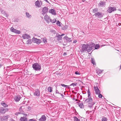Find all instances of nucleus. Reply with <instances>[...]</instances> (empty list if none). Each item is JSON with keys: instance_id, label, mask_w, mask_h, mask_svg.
Masks as SVG:
<instances>
[{"instance_id": "f257e3e1", "label": "nucleus", "mask_w": 121, "mask_h": 121, "mask_svg": "<svg viewBox=\"0 0 121 121\" xmlns=\"http://www.w3.org/2000/svg\"><path fill=\"white\" fill-rule=\"evenodd\" d=\"M32 68L35 71H40L41 70V66L40 64L37 63H35L33 64Z\"/></svg>"}, {"instance_id": "f03ea898", "label": "nucleus", "mask_w": 121, "mask_h": 121, "mask_svg": "<svg viewBox=\"0 0 121 121\" xmlns=\"http://www.w3.org/2000/svg\"><path fill=\"white\" fill-rule=\"evenodd\" d=\"M103 14L102 13L99 12L95 13L94 14L96 17L100 19H101L103 17Z\"/></svg>"}, {"instance_id": "7ed1b4c3", "label": "nucleus", "mask_w": 121, "mask_h": 121, "mask_svg": "<svg viewBox=\"0 0 121 121\" xmlns=\"http://www.w3.org/2000/svg\"><path fill=\"white\" fill-rule=\"evenodd\" d=\"M10 30L11 32L17 34H20L21 32L20 31L15 29L13 27L10 28Z\"/></svg>"}, {"instance_id": "20e7f679", "label": "nucleus", "mask_w": 121, "mask_h": 121, "mask_svg": "<svg viewBox=\"0 0 121 121\" xmlns=\"http://www.w3.org/2000/svg\"><path fill=\"white\" fill-rule=\"evenodd\" d=\"M9 116L8 115L6 116H3L2 117H0V121H7L8 118L9 117Z\"/></svg>"}, {"instance_id": "39448f33", "label": "nucleus", "mask_w": 121, "mask_h": 121, "mask_svg": "<svg viewBox=\"0 0 121 121\" xmlns=\"http://www.w3.org/2000/svg\"><path fill=\"white\" fill-rule=\"evenodd\" d=\"M88 98L85 100L84 102V103H87L88 104H91V103L93 102V99L91 97V96L88 97Z\"/></svg>"}, {"instance_id": "423d86ee", "label": "nucleus", "mask_w": 121, "mask_h": 121, "mask_svg": "<svg viewBox=\"0 0 121 121\" xmlns=\"http://www.w3.org/2000/svg\"><path fill=\"white\" fill-rule=\"evenodd\" d=\"M116 9L115 7H109L107 10V12L108 13H110L112 12L116 11Z\"/></svg>"}, {"instance_id": "0eeeda50", "label": "nucleus", "mask_w": 121, "mask_h": 121, "mask_svg": "<svg viewBox=\"0 0 121 121\" xmlns=\"http://www.w3.org/2000/svg\"><path fill=\"white\" fill-rule=\"evenodd\" d=\"M8 109H5L3 107L0 108V115L1 114L4 113L6 112L8 110Z\"/></svg>"}, {"instance_id": "6e6552de", "label": "nucleus", "mask_w": 121, "mask_h": 121, "mask_svg": "<svg viewBox=\"0 0 121 121\" xmlns=\"http://www.w3.org/2000/svg\"><path fill=\"white\" fill-rule=\"evenodd\" d=\"M88 45L83 44L82 45V49L81 52H84V51H87Z\"/></svg>"}, {"instance_id": "1a4fd4ad", "label": "nucleus", "mask_w": 121, "mask_h": 121, "mask_svg": "<svg viewBox=\"0 0 121 121\" xmlns=\"http://www.w3.org/2000/svg\"><path fill=\"white\" fill-rule=\"evenodd\" d=\"M32 40L34 43H35L37 44H39L41 42L40 40L38 39L37 38H35L34 37L33 38Z\"/></svg>"}, {"instance_id": "9d476101", "label": "nucleus", "mask_w": 121, "mask_h": 121, "mask_svg": "<svg viewBox=\"0 0 121 121\" xmlns=\"http://www.w3.org/2000/svg\"><path fill=\"white\" fill-rule=\"evenodd\" d=\"M94 46H92L90 45H88L87 51L88 52H90L93 49H94Z\"/></svg>"}, {"instance_id": "9b49d317", "label": "nucleus", "mask_w": 121, "mask_h": 121, "mask_svg": "<svg viewBox=\"0 0 121 121\" xmlns=\"http://www.w3.org/2000/svg\"><path fill=\"white\" fill-rule=\"evenodd\" d=\"M94 88L96 94H98L100 93V91L99 89L98 86H96L95 87V86H94Z\"/></svg>"}, {"instance_id": "f8f14e48", "label": "nucleus", "mask_w": 121, "mask_h": 121, "mask_svg": "<svg viewBox=\"0 0 121 121\" xmlns=\"http://www.w3.org/2000/svg\"><path fill=\"white\" fill-rule=\"evenodd\" d=\"M65 35V34H62L61 35L59 34L57 35L56 37L57 38V40L58 41L61 40L62 37V36Z\"/></svg>"}, {"instance_id": "ddd939ff", "label": "nucleus", "mask_w": 121, "mask_h": 121, "mask_svg": "<svg viewBox=\"0 0 121 121\" xmlns=\"http://www.w3.org/2000/svg\"><path fill=\"white\" fill-rule=\"evenodd\" d=\"M42 4V2H41V1H40L39 0H37V1H36L35 3V6H37L38 7H40Z\"/></svg>"}, {"instance_id": "4468645a", "label": "nucleus", "mask_w": 121, "mask_h": 121, "mask_svg": "<svg viewBox=\"0 0 121 121\" xmlns=\"http://www.w3.org/2000/svg\"><path fill=\"white\" fill-rule=\"evenodd\" d=\"M44 19L45 20H46V22L48 23H49V20L50 19V17L47 15H46L44 17Z\"/></svg>"}, {"instance_id": "2eb2a0df", "label": "nucleus", "mask_w": 121, "mask_h": 121, "mask_svg": "<svg viewBox=\"0 0 121 121\" xmlns=\"http://www.w3.org/2000/svg\"><path fill=\"white\" fill-rule=\"evenodd\" d=\"M34 95L39 96L40 95V91L38 89H36Z\"/></svg>"}, {"instance_id": "dca6fc26", "label": "nucleus", "mask_w": 121, "mask_h": 121, "mask_svg": "<svg viewBox=\"0 0 121 121\" xmlns=\"http://www.w3.org/2000/svg\"><path fill=\"white\" fill-rule=\"evenodd\" d=\"M47 117L44 115L41 116V117L39 119L40 121H44L46 120Z\"/></svg>"}, {"instance_id": "f3484780", "label": "nucleus", "mask_w": 121, "mask_h": 121, "mask_svg": "<svg viewBox=\"0 0 121 121\" xmlns=\"http://www.w3.org/2000/svg\"><path fill=\"white\" fill-rule=\"evenodd\" d=\"M105 2L103 1H100L98 4V5L99 7H103L105 4Z\"/></svg>"}, {"instance_id": "a211bd4d", "label": "nucleus", "mask_w": 121, "mask_h": 121, "mask_svg": "<svg viewBox=\"0 0 121 121\" xmlns=\"http://www.w3.org/2000/svg\"><path fill=\"white\" fill-rule=\"evenodd\" d=\"M22 37L24 39H29L30 38V36L26 34L22 35Z\"/></svg>"}, {"instance_id": "6ab92c4d", "label": "nucleus", "mask_w": 121, "mask_h": 121, "mask_svg": "<svg viewBox=\"0 0 121 121\" xmlns=\"http://www.w3.org/2000/svg\"><path fill=\"white\" fill-rule=\"evenodd\" d=\"M64 39H65L66 42L69 43L71 41V38L68 37L67 35H66L64 37Z\"/></svg>"}, {"instance_id": "aec40b11", "label": "nucleus", "mask_w": 121, "mask_h": 121, "mask_svg": "<svg viewBox=\"0 0 121 121\" xmlns=\"http://www.w3.org/2000/svg\"><path fill=\"white\" fill-rule=\"evenodd\" d=\"M49 12L50 13H51L53 15H56V14L55 11L54 9H50L49 10Z\"/></svg>"}, {"instance_id": "412c9836", "label": "nucleus", "mask_w": 121, "mask_h": 121, "mask_svg": "<svg viewBox=\"0 0 121 121\" xmlns=\"http://www.w3.org/2000/svg\"><path fill=\"white\" fill-rule=\"evenodd\" d=\"M21 98L20 95L16 96L14 98V99L16 102H18L20 100Z\"/></svg>"}, {"instance_id": "4be33fe9", "label": "nucleus", "mask_w": 121, "mask_h": 121, "mask_svg": "<svg viewBox=\"0 0 121 121\" xmlns=\"http://www.w3.org/2000/svg\"><path fill=\"white\" fill-rule=\"evenodd\" d=\"M48 11V7H45L43 8L42 10L43 13L44 14H45Z\"/></svg>"}, {"instance_id": "5701e85b", "label": "nucleus", "mask_w": 121, "mask_h": 121, "mask_svg": "<svg viewBox=\"0 0 121 121\" xmlns=\"http://www.w3.org/2000/svg\"><path fill=\"white\" fill-rule=\"evenodd\" d=\"M21 121H27V119L26 117H21L20 119Z\"/></svg>"}, {"instance_id": "b1692460", "label": "nucleus", "mask_w": 121, "mask_h": 121, "mask_svg": "<svg viewBox=\"0 0 121 121\" xmlns=\"http://www.w3.org/2000/svg\"><path fill=\"white\" fill-rule=\"evenodd\" d=\"M1 104L4 107H8V105L5 103H4L3 102H2L1 103Z\"/></svg>"}, {"instance_id": "393cba45", "label": "nucleus", "mask_w": 121, "mask_h": 121, "mask_svg": "<svg viewBox=\"0 0 121 121\" xmlns=\"http://www.w3.org/2000/svg\"><path fill=\"white\" fill-rule=\"evenodd\" d=\"M78 105L80 107V108H84V106L83 103H78Z\"/></svg>"}, {"instance_id": "a878e982", "label": "nucleus", "mask_w": 121, "mask_h": 121, "mask_svg": "<svg viewBox=\"0 0 121 121\" xmlns=\"http://www.w3.org/2000/svg\"><path fill=\"white\" fill-rule=\"evenodd\" d=\"M26 14L27 17L29 18H31V17L32 16L31 15H30L28 13L26 12Z\"/></svg>"}, {"instance_id": "bb28decb", "label": "nucleus", "mask_w": 121, "mask_h": 121, "mask_svg": "<svg viewBox=\"0 0 121 121\" xmlns=\"http://www.w3.org/2000/svg\"><path fill=\"white\" fill-rule=\"evenodd\" d=\"M95 103L94 102H93L91 103V104H88V106L90 108H91L95 104Z\"/></svg>"}, {"instance_id": "cd10ccee", "label": "nucleus", "mask_w": 121, "mask_h": 121, "mask_svg": "<svg viewBox=\"0 0 121 121\" xmlns=\"http://www.w3.org/2000/svg\"><path fill=\"white\" fill-rule=\"evenodd\" d=\"M96 72L98 73V74H100L102 73V71L99 69H97L96 70Z\"/></svg>"}, {"instance_id": "c85d7f7f", "label": "nucleus", "mask_w": 121, "mask_h": 121, "mask_svg": "<svg viewBox=\"0 0 121 121\" xmlns=\"http://www.w3.org/2000/svg\"><path fill=\"white\" fill-rule=\"evenodd\" d=\"M91 63H92L93 65H95L96 64L95 60L94 58H91Z\"/></svg>"}, {"instance_id": "c756f323", "label": "nucleus", "mask_w": 121, "mask_h": 121, "mask_svg": "<svg viewBox=\"0 0 121 121\" xmlns=\"http://www.w3.org/2000/svg\"><path fill=\"white\" fill-rule=\"evenodd\" d=\"M98 11V9L97 8H95L93 9V13H96Z\"/></svg>"}, {"instance_id": "7c9ffc66", "label": "nucleus", "mask_w": 121, "mask_h": 121, "mask_svg": "<svg viewBox=\"0 0 121 121\" xmlns=\"http://www.w3.org/2000/svg\"><path fill=\"white\" fill-rule=\"evenodd\" d=\"M107 118L105 117H103L101 119V121H107Z\"/></svg>"}, {"instance_id": "2f4dec72", "label": "nucleus", "mask_w": 121, "mask_h": 121, "mask_svg": "<svg viewBox=\"0 0 121 121\" xmlns=\"http://www.w3.org/2000/svg\"><path fill=\"white\" fill-rule=\"evenodd\" d=\"M94 48L95 49H99L100 47L99 45L98 44H96L95 46H94Z\"/></svg>"}, {"instance_id": "473e14b6", "label": "nucleus", "mask_w": 121, "mask_h": 121, "mask_svg": "<svg viewBox=\"0 0 121 121\" xmlns=\"http://www.w3.org/2000/svg\"><path fill=\"white\" fill-rule=\"evenodd\" d=\"M50 22H51L52 23H55L56 22V19H54L52 20V19H50Z\"/></svg>"}, {"instance_id": "72a5a7b5", "label": "nucleus", "mask_w": 121, "mask_h": 121, "mask_svg": "<svg viewBox=\"0 0 121 121\" xmlns=\"http://www.w3.org/2000/svg\"><path fill=\"white\" fill-rule=\"evenodd\" d=\"M52 88L51 87H48V91L50 92H52Z\"/></svg>"}, {"instance_id": "f704fd0d", "label": "nucleus", "mask_w": 121, "mask_h": 121, "mask_svg": "<svg viewBox=\"0 0 121 121\" xmlns=\"http://www.w3.org/2000/svg\"><path fill=\"white\" fill-rule=\"evenodd\" d=\"M74 121H80V120L76 117H73Z\"/></svg>"}, {"instance_id": "c9c22d12", "label": "nucleus", "mask_w": 121, "mask_h": 121, "mask_svg": "<svg viewBox=\"0 0 121 121\" xmlns=\"http://www.w3.org/2000/svg\"><path fill=\"white\" fill-rule=\"evenodd\" d=\"M87 93L88 94V97H89L90 96H91V93L90 92V90L89 89V88L87 91Z\"/></svg>"}, {"instance_id": "e433bc0d", "label": "nucleus", "mask_w": 121, "mask_h": 121, "mask_svg": "<svg viewBox=\"0 0 121 121\" xmlns=\"http://www.w3.org/2000/svg\"><path fill=\"white\" fill-rule=\"evenodd\" d=\"M43 41L44 43H47V39L46 38H43Z\"/></svg>"}, {"instance_id": "4c0bfd02", "label": "nucleus", "mask_w": 121, "mask_h": 121, "mask_svg": "<svg viewBox=\"0 0 121 121\" xmlns=\"http://www.w3.org/2000/svg\"><path fill=\"white\" fill-rule=\"evenodd\" d=\"M27 43L30 44L32 43L31 40L30 39H29L27 41Z\"/></svg>"}, {"instance_id": "58836bf2", "label": "nucleus", "mask_w": 121, "mask_h": 121, "mask_svg": "<svg viewBox=\"0 0 121 121\" xmlns=\"http://www.w3.org/2000/svg\"><path fill=\"white\" fill-rule=\"evenodd\" d=\"M60 22L58 21H57V22H56L57 25L59 26H60Z\"/></svg>"}, {"instance_id": "ea45409f", "label": "nucleus", "mask_w": 121, "mask_h": 121, "mask_svg": "<svg viewBox=\"0 0 121 121\" xmlns=\"http://www.w3.org/2000/svg\"><path fill=\"white\" fill-rule=\"evenodd\" d=\"M77 83H72L71 84H70V86H74V85L75 86H76L77 85Z\"/></svg>"}, {"instance_id": "a19ab883", "label": "nucleus", "mask_w": 121, "mask_h": 121, "mask_svg": "<svg viewBox=\"0 0 121 121\" xmlns=\"http://www.w3.org/2000/svg\"><path fill=\"white\" fill-rule=\"evenodd\" d=\"M50 32H51L55 34L56 33V31L53 30H51Z\"/></svg>"}, {"instance_id": "79ce46f5", "label": "nucleus", "mask_w": 121, "mask_h": 121, "mask_svg": "<svg viewBox=\"0 0 121 121\" xmlns=\"http://www.w3.org/2000/svg\"><path fill=\"white\" fill-rule=\"evenodd\" d=\"M98 97L100 98H101L102 97V95L100 94V93L99 94H98Z\"/></svg>"}, {"instance_id": "37998d69", "label": "nucleus", "mask_w": 121, "mask_h": 121, "mask_svg": "<svg viewBox=\"0 0 121 121\" xmlns=\"http://www.w3.org/2000/svg\"><path fill=\"white\" fill-rule=\"evenodd\" d=\"M22 106L19 109V111L20 112H24L22 110Z\"/></svg>"}, {"instance_id": "c03bdc74", "label": "nucleus", "mask_w": 121, "mask_h": 121, "mask_svg": "<svg viewBox=\"0 0 121 121\" xmlns=\"http://www.w3.org/2000/svg\"><path fill=\"white\" fill-rule=\"evenodd\" d=\"M61 85L62 86L64 87H66V86H69L65 85L64 84H61Z\"/></svg>"}, {"instance_id": "a18cd8bd", "label": "nucleus", "mask_w": 121, "mask_h": 121, "mask_svg": "<svg viewBox=\"0 0 121 121\" xmlns=\"http://www.w3.org/2000/svg\"><path fill=\"white\" fill-rule=\"evenodd\" d=\"M75 73L77 75H80V74L79 73L78 71H76L75 72Z\"/></svg>"}, {"instance_id": "49530a36", "label": "nucleus", "mask_w": 121, "mask_h": 121, "mask_svg": "<svg viewBox=\"0 0 121 121\" xmlns=\"http://www.w3.org/2000/svg\"><path fill=\"white\" fill-rule=\"evenodd\" d=\"M90 45H91L92 46H95V44L92 43H91V44Z\"/></svg>"}, {"instance_id": "de8ad7c7", "label": "nucleus", "mask_w": 121, "mask_h": 121, "mask_svg": "<svg viewBox=\"0 0 121 121\" xmlns=\"http://www.w3.org/2000/svg\"><path fill=\"white\" fill-rule=\"evenodd\" d=\"M56 93H58V94H59V93H59V92L58 91V90H57V89L56 90Z\"/></svg>"}, {"instance_id": "09e8293b", "label": "nucleus", "mask_w": 121, "mask_h": 121, "mask_svg": "<svg viewBox=\"0 0 121 121\" xmlns=\"http://www.w3.org/2000/svg\"><path fill=\"white\" fill-rule=\"evenodd\" d=\"M29 121H36L35 120H34L33 119H30L29 120Z\"/></svg>"}, {"instance_id": "8fccbe9b", "label": "nucleus", "mask_w": 121, "mask_h": 121, "mask_svg": "<svg viewBox=\"0 0 121 121\" xmlns=\"http://www.w3.org/2000/svg\"><path fill=\"white\" fill-rule=\"evenodd\" d=\"M59 94H60V95H61V96H62V98H63L64 97V95L62 94L61 93H59Z\"/></svg>"}, {"instance_id": "3c124183", "label": "nucleus", "mask_w": 121, "mask_h": 121, "mask_svg": "<svg viewBox=\"0 0 121 121\" xmlns=\"http://www.w3.org/2000/svg\"><path fill=\"white\" fill-rule=\"evenodd\" d=\"M66 55H67V53L65 52L63 54V55L64 56H66Z\"/></svg>"}, {"instance_id": "603ef678", "label": "nucleus", "mask_w": 121, "mask_h": 121, "mask_svg": "<svg viewBox=\"0 0 121 121\" xmlns=\"http://www.w3.org/2000/svg\"><path fill=\"white\" fill-rule=\"evenodd\" d=\"M77 42V41L76 40H75L73 41V43H76Z\"/></svg>"}, {"instance_id": "864d4df0", "label": "nucleus", "mask_w": 121, "mask_h": 121, "mask_svg": "<svg viewBox=\"0 0 121 121\" xmlns=\"http://www.w3.org/2000/svg\"><path fill=\"white\" fill-rule=\"evenodd\" d=\"M18 114H24L23 113H22V112H18Z\"/></svg>"}, {"instance_id": "5fc2aeb1", "label": "nucleus", "mask_w": 121, "mask_h": 121, "mask_svg": "<svg viewBox=\"0 0 121 121\" xmlns=\"http://www.w3.org/2000/svg\"><path fill=\"white\" fill-rule=\"evenodd\" d=\"M18 112H16L15 113V115H18L19 114Z\"/></svg>"}, {"instance_id": "6e6d98bb", "label": "nucleus", "mask_w": 121, "mask_h": 121, "mask_svg": "<svg viewBox=\"0 0 121 121\" xmlns=\"http://www.w3.org/2000/svg\"><path fill=\"white\" fill-rule=\"evenodd\" d=\"M62 29L63 30H65L66 29V28H65V27L63 28Z\"/></svg>"}, {"instance_id": "4d7b16f0", "label": "nucleus", "mask_w": 121, "mask_h": 121, "mask_svg": "<svg viewBox=\"0 0 121 121\" xmlns=\"http://www.w3.org/2000/svg\"><path fill=\"white\" fill-rule=\"evenodd\" d=\"M44 0L47 3H49L48 1L47 0Z\"/></svg>"}, {"instance_id": "13d9d810", "label": "nucleus", "mask_w": 121, "mask_h": 121, "mask_svg": "<svg viewBox=\"0 0 121 121\" xmlns=\"http://www.w3.org/2000/svg\"><path fill=\"white\" fill-rule=\"evenodd\" d=\"M118 25L119 26H120L121 25V23H119L118 24Z\"/></svg>"}, {"instance_id": "bf43d9fd", "label": "nucleus", "mask_w": 121, "mask_h": 121, "mask_svg": "<svg viewBox=\"0 0 121 121\" xmlns=\"http://www.w3.org/2000/svg\"><path fill=\"white\" fill-rule=\"evenodd\" d=\"M11 121H15L14 120H13V119H12V120H11Z\"/></svg>"}, {"instance_id": "052dcab7", "label": "nucleus", "mask_w": 121, "mask_h": 121, "mask_svg": "<svg viewBox=\"0 0 121 121\" xmlns=\"http://www.w3.org/2000/svg\"><path fill=\"white\" fill-rule=\"evenodd\" d=\"M2 65H0V68L2 66Z\"/></svg>"}, {"instance_id": "680f3d73", "label": "nucleus", "mask_w": 121, "mask_h": 121, "mask_svg": "<svg viewBox=\"0 0 121 121\" xmlns=\"http://www.w3.org/2000/svg\"><path fill=\"white\" fill-rule=\"evenodd\" d=\"M24 115H26V116H27V115L26 114H24Z\"/></svg>"}, {"instance_id": "e2e57ef3", "label": "nucleus", "mask_w": 121, "mask_h": 121, "mask_svg": "<svg viewBox=\"0 0 121 121\" xmlns=\"http://www.w3.org/2000/svg\"><path fill=\"white\" fill-rule=\"evenodd\" d=\"M121 69V66H120V69Z\"/></svg>"}, {"instance_id": "0e129e2a", "label": "nucleus", "mask_w": 121, "mask_h": 121, "mask_svg": "<svg viewBox=\"0 0 121 121\" xmlns=\"http://www.w3.org/2000/svg\"><path fill=\"white\" fill-rule=\"evenodd\" d=\"M75 100H76V101H77V99H76Z\"/></svg>"}]
</instances>
